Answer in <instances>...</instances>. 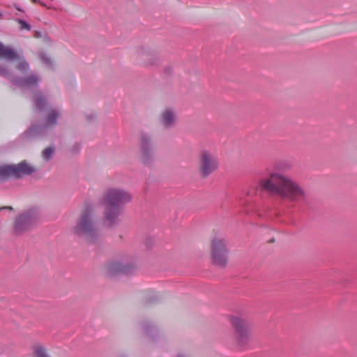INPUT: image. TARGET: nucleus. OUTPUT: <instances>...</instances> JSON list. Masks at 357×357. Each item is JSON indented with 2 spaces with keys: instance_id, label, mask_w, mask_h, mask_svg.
Returning a JSON list of instances; mask_svg holds the SVG:
<instances>
[{
  "instance_id": "1",
  "label": "nucleus",
  "mask_w": 357,
  "mask_h": 357,
  "mask_svg": "<svg viewBox=\"0 0 357 357\" xmlns=\"http://www.w3.org/2000/svg\"><path fill=\"white\" fill-rule=\"evenodd\" d=\"M261 190L280 197L278 208L289 210L306 203L308 195L305 189L288 176L271 172L268 177L259 181Z\"/></svg>"
},
{
  "instance_id": "2",
  "label": "nucleus",
  "mask_w": 357,
  "mask_h": 357,
  "mask_svg": "<svg viewBox=\"0 0 357 357\" xmlns=\"http://www.w3.org/2000/svg\"><path fill=\"white\" fill-rule=\"evenodd\" d=\"M0 59L6 61L5 63H0L1 76L22 91L33 90L38 86L40 79L38 75L31 73L26 77H20L11 70V67H14L22 75H25L29 70V64L13 48L5 47L1 42Z\"/></svg>"
},
{
  "instance_id": "3",
  "label": "nucleus",
  "mask_w": 357,
  "mask_h": 357,
  "mask_svg": "<svg viewBox=\"0 0 357 357\" xmlns=\"http://www.w3.org/2000/svg\"><path fill=\"white\" fill-rule=\"evenodd\" d=\"M132 200V195L121 188H109L102 198L104 206L103 215L105 224L114 227L119 224L123 206Z\"/></svg>"
},
{
  "instance_id": "4",
  "label": "nucleus",
  "mask_w": 357,
  "mask_h": 357,
  "mask_svg": "<svg viewBox=\"0 0 357 357\" xmlns=\"http://www.w3.org/2000/svg\"><path fill=\"white\" fill-rule=\"evenodd\" d=\"M94 206L86 203L82 211L79 218L74 227V232L84 237L89 243H95L99 234L94 220Z\"/></svg>"
},
{
  "instance_id": "5",
  "label": "nucleus",
  "mask_w": 357,
  "mask_h": 357,
  "mask_svg": "<svg viewBox=\"0 0 357 357\" xmlns=\"http://www.w3.org/2000/svg\"><path fill=\"white\" fill-rule=\"evenodd\" d=\"M59 116V112L58 109L54 108L48 109L44 123L32 124L24 132L25 136L27 137H36L45 135L50 129H52L56 125Z\"/></svg>"
},
{
  "instance_id": "6",
  "label": "nucleus",
  "mask_w": 357,
  "mask_h": 357,
  "mask_svg": "<svg viewBox=\"0 0 357 357\" xmlns=\"http://www.w3.org/2000/svg\"><path fill=\"white\" fill-rule=\"evenodd\" d=\"M229 321L234 328L236 344L240 348L245 347L250 340L249 322L238 316H231Z\"/></svg>"
},
{
  "instance_id": "7",
  "label": "nucleus",
  "mask_w": 357,
  "mask_h": 357,
  "mask_svg": "<svg viewBox=\"0 0 357 357\" xmlns=\"http://www.w3.org/2000/svg\"><path fill=\"white\" fill-rule=\"evenodd\" d=\"M35 169L26 160H22L17 165H0V178L5 179L8 177L20 178L24 176L31 175Z\"/></svg>"
},
{
  "instance_id": "8",
  "label": "nucleus",
  "mask_w": 357,
  "mask_h": 357,
  "mask_svg": "<svg viewBox=\"0 0 357 357\" xmlns=\"http://www.w3.org/2000/svg\"><path fill=\"white\" fill-rule=\"evenodd\" d=\"M227 242L224 238H214L212 241L213 263L221 268L226 267L228 261Z\"/></svg>"
},
{
  "instance_id": "9",
  "label": "nucleus",
  "mask_w": 357,
  "mask_h": 357,
  "mask_svg": "<svg viewBox=\"0 0 357 357\" xmlns=\"http://www.w3.org/2000/svg\"><path fill=\"white\" fill-rule=\"evenodd\" d=\"M39 218V211L36 208H31L20 214L15 221V229L17 233H23L36 222Z\"/></svg>"
},
{
  "instance_id": "10",
  "label": "nucleus",
  "mask_w": 357,
  "mask_h": 357,
  "mask_svg": "<svg viewBox=\"0 0 357 357\" xmlns=\"http://www.w3.org/2000/svg\"><path fill=\"white\" fill-rule=\"evenodd\" d=\"M139 147L142 162L145 165L152 164L155 159V148L150 135L144 132L140 133Z\"/></svg>"
},
{
  "instance_id": "11",
  "label": "nucleus",
  "mask_w": 357,
  "mask_h": 357,
  "mask_svg": "<svg viewBox=\"0 0 357 357\" xmlns=\"http://www.w3.org/2000/svg\"><path fill=\"white\" fill-rule=\"evenodd\" d=\"M218 167V160L215 155L208 151H202L199 155V171L202 178H206Z\"/></svg>"
},
{
  "instance_id": "12",
  "label": "nucleus",
  "mask_w": 357,
  "mask_h": 357,
  "mask_svg": "<svg viewBox=\"0 0 357 357\" xmlns=\"http://www.w3.org/2000/svg\"><path fill=\"white\" fill-rule=\"evenodd\" d=\"M107 271L110 275L118 274H130L136 266L128 259H114L109 261L105 266Z\"/></svg>"
},
{
  "instance_id": "13",
  "label": "nucleus",
  "mask_w": 357,
  "mask_h": 357,
  "mask_svg": "<svg viewBox=\"0 0 357 357\" xmlns=\"http://www.w3.org/2000/svg\"><path fill=\"white\" fill-rule=\"evenodd\" d=\"M138 61L146 66H158L160 59L155 52L149 47H139L136 52Z\"/></svg>"
},
{
  "instance_id": "14",
  "label": "nucleus",
  "mask_w": 357,
  "mask_h": 357,
  "mask_svg": "<svg viewBox=\"0 0 357 357\" xmlns=\"http://www.w3.org/2000/svg\"><path fill=\"white\" fill-rule=\"evenodd\" d=\"M160 121L165 128H171L176 126V114L172 108L165 109L161 114Z\"/></svg>"
},
{
  "instance_id": "15",
  "label": "nucleus",
  "mask_w": 357,
  "mask_h": 357,
  "mask_svg": "<svg viewBox=\"0 0 357 357\" xmlns=\"http://www.w3.org/2000/svg\"><path fill=\"white\" fill-rule=\"evenodd\" d=\"M34 110L37 112H41L47 107V100L46 97L40 91H36L33 93L32 98Z\"/></svg>"
},
{
  "instance_id": "16",
  "label": "nucleus",
  "mask_w": 357,
  "mask_h": 357,
  "mask_svg": "<svg viewBox=\"0 0 357 357\" xmlns=\"http://www.w3.org/2000/svg\"><path fill=\"white\" fill-rule=\"evenodd\" d=\"M33 357H50L45 348L40 344L35 345L33 349Z\"/></svg>"
},
{
  "instance_id": "17",
  "label": "nucleus",
  "mask_w": 357,
  "mask_h": 357,
  "mask_svg": "<svg viewBox=\"0 0 357 357\" xmlns=\"http://www.w3.org/2000/svg\"><path fill=\"white\" fill-rule=\"evenodd\" d=\"M141 327L144 335L153 337V335L154 332L156 331V329L154 326H151L149 322H144Z\"/></svg>"
},
{
  "instance_id": "18",
  "label": "nucleus",
  "mask_w": 357,
  "mask_h": 357,
  "mask_svg": "<svg viewBox=\"0 0 357 357\" xmlns=\"http://www.w3.org/2000/svg\"><path fill=\"white\" fill-rule=\"evenodd\" d=\"M54 153V149L53 147L50 146L45 149L42 153L43 160L45 161L50 160L52 158Z\"/></svg>"
},
{
  "instance_id": "19",
  "label": "nucleus",
  "mask_w": 357,
  "mask_h": 357,
  "mask_svg": "<svg viewBox=\"0 0 357 357\" xmlns=\"http://www.w3.org/2000/svg\"><path fill=\"white\" fill-rule=\"evenodd\" d=\"M40 61L47 66H51L52 65V61L46 54L41 53L39 55Z\"/></svg>"
},
{
  "instance_id": "20",
  "label": "nucleus",
  "mask_w": 357,
  "mask_h": 357,
  "mask_svg": "<svg viewBox=\"0 0 357 357\" xmlns=\"http://www.w3.org/2000/svg\"><path fill=\"white\" fill-rule=\"evenodd\" d=\"M16 21L20 24H21V29H26V30H31V25L27 23L25 20H22V19H17Z\"/></svg>"
},
{
  "instance_id": "21",
  "label": "nucleus",
  "mask_w": 357,
  "mask_h": 357,
  "mask_svg": "<svg viewBox=\"0 0 357 357\" xmlns=\"http://www.w3.org/2000/svg\"><path fill=\"white\" fill-rule=\"evenodd\" d=\"M172 73V68L171 66H167L165 69V74L166 75H170Z\"/></svg>"
},
{
  "instance_id": "22",
  "label": "nucleus",
  "mask_w": 357,
  "mask_h": 357,
  "mask_svg": "<svg viewBox=\"0 0 357 357\" xmlns=\"http://www.w3.org/2000/svg\"><path fill=\"white\" fill-rule=\"evenodd\" d=\"M81 149V146L79 144H75L73 148V153H77Z\"/></svg>"
},
{
  "instance_id": "23",
  "label": "nucleus",
  "mask_w": 357,
  "mask_h": 357,
  "mask_svg": "<svg viewBox=\"0 0 357 357\" xmlns=\"http://www.w3.org/2000/svg\"><path fill=\"white\" fill-rule=\"evenodd\" d=\"M32 1L33 3H39L40 5L43 6H45V4L43 2L40 1V0H32Z\"/></svg>"
},
{
  "instance_id": "24",
  "label": "nucleus",
  "mask_w": 357,
  "mask_h": 357,
  "mask_svg": "<svg viewBox=\"0 0 357 357\" xmlns=\"http://www.w3.org/2000/svg\"><path fill=\"white\" fill-rule=\"evenodd\" d=\"M3 209H9V210H13V207H11V206H4V207H0V210H3Z\"/></svg>"
}]
</instances>
